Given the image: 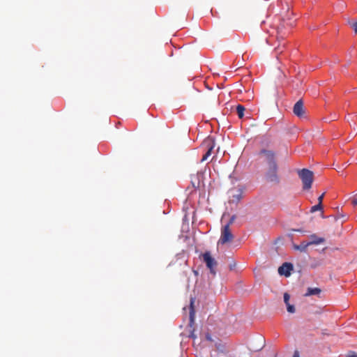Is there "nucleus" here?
I'll list each match as a JSON object with an SVG mask.
<instances>
[{"instance_id":"1","label":"nucleus","mask_w":357,"mask_h":357,"mask_svg":"<svg viewBox=\"0 0 357 357\" xmlns=\"http://www.w3.org/2000/svg\"><path fill=\"white\" fill-rule=\"evenodd\" d=\"M261 153L264 155L268 167L265 174V178L267 181L278 183L280 177L278 173V167L275 158V153L272 151L262 150Z\"/></svg>"},{"instance_id":"2","label":"nucleus","mask_w":357,"mask_h":357,"mask_svg":"<svg viewBox=\"0 0 357 357\" xmlns=\"http://www.w3.org/2000/svg\"><path fill=\"white\" fill-rule=\"evenodd\" d=\"M298 176L302 180L303 189L308 190L313 182V172L307 169H303L298 172Z\"/></svg>"},{"instance_id":"3","label":"nucleus","mask_w":357,"mask_h":357,"mask_svg":"<svg viewBox=\"0 0 357 357\" xmlns=\"http://www.w3.org/2000/svg\"><path fill=\"white\" fill-rule=\"evenodd\" d=\"M233 238V234H231L229 229V225L227 224L225 226H224L222 229L221 236L219 239L218 243L225 244L231 241Z\"/></svg>"},{"instance_id":"4","label":"nucleus","mask_w":357,"mask_h":357,"mask_svg":"<svg viewBox=\"0 0 357 357\" xmlns=\"http://www.w3.org/2000/svg\"><path fill=\"white\" fill-rule=\"evenodd\" d=\"M202 260L206 264L207 268H213L217 265L215 259L210 252H205L201 255Z\"/></svg>"},{"instance_id":"5","label":"nucleus","mask_w":357,"mask_h":357,"mask_svg":"<svg viewBox=\"0 0 357 357\" xmlns=\"http://www.w3.org/2000/svg\"><path fill=\"white\" fill-rule=\"evenodd\" d=\"M294 114L299 118H303L305 116V111L303 109V102L299 100L296 102L293 108Z\"/></svg>"},{"instance_id":"6","label":"nucleus","mask_w":357,"mask_h":357,"mask_svg":"<svg viewBox=\"0 0 357 357\" xmlns=\"http://www.w3.org/2000/svg\"><path fill=\"white\" fill-rule=\"evenodd\" d=\"M206 146H207V151L206 152V153L203 155L201 161L202 162H204V161H206L208 157L211 155V153H212V151L214 148V142H211V141H209V142H206Z\"/></svg>"},{"instance_id":"7","label":"nucleus","mask_w":357,"mask_h":357,"mask_svg":"<svg viewBox=\"0 0 357 357\" xmlns=\"http://www.w3.org/2000/svg\"><path fill=\"white\" fill-rule=\"evenodd\" d=\"M310 241H307L310 245H319L325 241V239L322 237H319L316 234H312L309 237Z\"/></svg>"},{"instance_id":"8","label":"nucleus","mask_w":357,"mask_h":357,"mask_svg":"<svg viewBox=\"0 0 357 357\" xmlns=\"http://www.w3.org/2000/svg\"><path fill=\"white\" fill-rule=\"evenodd\" d=\"M310 245L308 244V242L307 241H303L301 243L300 245H294V248L295 250H300L301 252H305L306 251V249Z\"/></svg>"},{"instance_id":"9","label":"nucleus","mask_w":357,"mask_h":357,"mask_svg":"<svg viewBox=\"0 0 357 357\" xmlns=\"http://www.w3.org/2000/svg\"><path fill=\"white\" fill-rule=\"evenodd\" d=\"M237 115L239 119H243L244 116V112L245 108L242 105H238L236 108Z\"/></svg>"},{"instance_id":"10","label":"nucleus","mask_w":357,"mask_h":357,"mask_svg":"<svg viewBox=\"0 0 357 357\" xmlns=\"http://www.w3.org/2000/svg\"><path fill=\"white\" fill-rule=\"evenodd\" d=\"M321 292V289L319 288H308L307 292L305 293V296H312V295H318Z\"/></svg>"},{"instance_id":"11","label":"nucleus","mask_w":357,"mask_h":357,"mask_svg":"<svg viewBox=\"0 0 357 357\" xmlns=\"http://www.w3.org/2000/svg\"><path fill=\"white\" fill-rule=\"evenodd\" d=\"M193 303H194V299L191 298V300H190V322H193L194 321V319H195V310H194V307H193Z\"/></svg>"},{"instance_id":"12","label":"nucleus","mask_w":357,"mask_h":357,"mask_svg":"<svg viewBox=\"0 0 357 357\" xmlns=\"http://www.w3.org/2000/svg\"><path fill=\"white\" fill-rule=\"evenodd\" d=\"M294 269H278V273L281 276H284L286 278L289 277L291 274V271Z\"/></svg>"},{"instance_id":"13","label":"nucleus","mask_w":357,"mask_h":357,"mask_svg":"<svg viewBox=\"0 0 357 357\" xmlns=\"http://www.w3.org/2000/svg\"><path fill=\"white\" fill-rule=\"evenodd\" d=\"M321 209H322V204H317V205H314L311 208L310 212L314 213L317 211L321 210Z\"/></svg>"},{"instance_id":"14","label":"nucleus","mask_w":357,"mask_h":357,"mask_svg":"<svg viewBox=\"0 0 357 357\" xmlns=\"http://www.w3.org/2000/svg\"><path fill=\"white\" fill-rule=\"evenodd\" d=\"M287 311L290 313H294L295 312V307L294 305H290L289 303L287 304Z\"/></svg>"},{"instance_id":"15","label":"nucleus","mask_w":357,"mask_h":357,"mask_svg":"<svg viewBox=\"0 0 357 357\" xmlns=\"http://www.w3.org/2000/svg\"><path fill=\"white\" fill-rule=\"evenodd\" d=\"M289 299H290V296L288 293H284V301L285 303V304H288L289 303Z\"/></svg>"},{"instance_id":"16","label":"nucleus","mask_w":357,"mask_h":357,"mask_svg":"<svg viewBox=\"0 0 357 357\" xmlns=\"http://www.w3.org/2000/svg\"><path fill=\"white\" fill-rule=\"evenodd\" d=\"M351 25V27L354 29L355 33H357V21L354 22H349Z\"/></svg>"},{"instance_id":"17","label":"nucleus","mask_w":357,"mask_h":357,"mask_svg":"<svg viewBox=\"0 0 357 357\" xmlns=\"http://www.w3.org/2000/svg\"><path fill=\"white\" fill-rule=\"evenodd\" d=\"M279 268H293V265L291 263L284 262Z\"/></svg>"},{"instance_id":"18","label":"nucleus","mask_w":357,"mask_h":357,"mask_svg":"<svg viewBox=\"0 0 357 357\" xmlns=\"http://www.w3.org/2000/svg\"><path fill=\"white\" fill-rule=\"evenodd\" d=\"M236 263L234 259H231L229 264V268H236Z\"/></svg>"},{"instance_id":"19","label":"nucleus","mask_w":357,"mask_h":357,"mask_svg":"<svg viewBox=\"0 0 357 357\" xmlns=\"http://www.w3.org/2000/svg\"><path fill=\"white\" fill-rule=\"evenodd\" d=\"M324 197V193H323L318 197V204H322Z\"/></svg>"},{"instance_id":"20","label":"nucleus","mask_w":357,"mask_h":357,"mask_svg":"<svg viewBox=\"0 0 357 357\" xmlns=\"http://www.w3.org/2000/svg\"><path fill=\"white\" fill-rule=\"evenodd\" d=\"M351 203L354 206H357V196H355L351 199Z\"/></svg>"},{"instance_id":"21","label":"nucleus","mask_w":357,"mask_h":357,"mask_svg":"<svg viewBox=\"0 0 357 357\" xmlns=\"http://www.w3.org/2000/svg\"><path fill=\"white\" fill-rule=\"evenodd\" d=\"M208 275H211L212 277H214L215 275V269H213V268L209 269V272H208Z\"/></svg>"},{"instance_id":"22","label":"nucleus","mask_w":357,"mask_h":357,"mask_svg":"<svg viewBox=\"0 0 357 357\" xmlns=\"http://www.w3.org/2000/svg\"><path fill=\"white\" fill-rule=\"evenodd\" d=\"M293 357H300L298 351H296L294 354Z\"/></svg>"},{"instance_id":"23","label":"nucleus","mask_w":357,"mask_h":357,"mask_svg":"<svg viewBox=\"0 0 357 357\" xmlns=\"http://www.w3.org/2000/svg\"><path fill=\"white\" fill-rule=\"evenodd\" d=\"M193 272L195 273V275H199V273H198V271L196 270V269H193Z\"/></svg>"},{"instance_id":"24","label":"nucleus","mask_w":357,"mask_h":357,"mask_svg":"<svg viewBox=\"0 0 357 357\" xmlns=\"http://www.w3.org/2000/svg\"><path fill=\"white\" fill-rule=\"evenodd\" d=\"M276 52H282V50H280V47H278L276 49H275Z\"/></svg>"},{"instance_id":"25","label":"nucleus","mask_w":357,"mask_h":357,"mask_svg":"<svg viewBox=\"0 0 357 357\" xmlns=\"http://www.w3.org/2000/svg\"><path fill=\"white\" fill-rule=\"evenodd\" d=\"M206 339H207L208 340H211V336H210L209 335H206Z\"/></svg>"},{"instance_id":"26","label":"nucleus","mask_w":357,"mask_h":357,"mask_svg":"<svg viewBox=\"0 0 357 357\" xmlns=\"http://www.w3.org/2000/svg\"><path fill=\"white\" fill-rule=\"evenodd\" d=\"M221 347L222 346L220 344L216 346L217 349H220Z\"/></svg>"}]
</instances>
